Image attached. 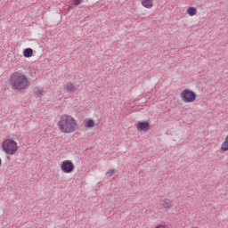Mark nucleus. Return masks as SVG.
Segmentation results:
<instances>
[{"label": "nucleus", "instance_id": "obj_2", "mask_svg": "<svg viewBox=\"0 0 228 228\" xmlns=\"http://www.w3.org/2000/svg\"><path fill=\"white\" fill-rule=\"evenodd\" d=\"M58 127L61 133H74L77 127V121L72 116L64 114L60 118Z\"/></svg>", "mask_w": 228, "mask_h": 228}, {"label": "nucleus", "instance_id": "obj_1", "mask_svg": "<svg viewBox=\"0 0 228 228\" xmlns=\"http://www.w3.org/2000/svg\"><path fill=\"white\" fill-rule=\"evenodd\" d=\"M29 80L22 72H13L9 78V86L14 92H22L28 88Z\"/></svg>", "mask_w": 228, "mask_h": 228}, {"label": "nucleus", "instance_id": "obj_10", "mask_svg": "<svg viewBox=\"0 0 228 228\" xmlns=\"http://www.w3.org/2000/svg\"><path fill=\"white\" fill-rule=\"evenodd\" d=\"M142 4L144 8H152V0H142Z\"/></svg>", "mask_w": 228, "mask_h": 228}, {"label": "nucleus", "instance_id": "obj_18", "mask_svg": "<svg viewBox=\"0 0 228 228\" xmlns=\"http://www.w3.org/2000/svg\"><path fill=\"white\" fill-rule=\"evenodd\" d=\"M1 163H2V161H1V159H0V166H1Z\"/></svg>", "mask_w": 228, "mask_h": 228}, {"label": "nucleus", "instance_id": "obj_19", "mask_svg": "<svg viewBox=\"0 0 228 228\" xmlns=\"http://www.w3.org/2000/svg\"><path fill=\"white\" fill-rule=\"evenodd\" d=\"M192 228H198V227H192Z\"/></svg>", "mask_w": 228, "mask_h": 228}, {"label": "nucleus", "instance_id": "obj_12", "mask_svg": "<svg viewBox=\"0 0 228 228\" xmlns=\"http://www.w3.org/2000/svg\"><path fill=\"white\" fill-rule=\"evenodd\" d=\"M187 13L191 17H193V15H197V8H195V7H189L187 9Z\"/></svg>", "mask_w": 228, "mask_h": 228}, {"label": "nucleus", "instance_id": "obj_3", "mask_svg": "<svg viewBox=\"0 0 228 228\" xmlns=\"http://www.w3.org/2000/svg\"><path fill=\"white\" fill-rule=\"evenodd\" d=\"M2 148L4 152H5V154H8L9 156H13V154H15V152L19 149L16 142L12 139H7L4 141L2 143Z\"/></svg>", "mask_w": 228, "mask_h": 228}, {"label": "nucleus", "instance_id": "obj_6", "mask_svg": "<svg viewBox=\"0 0 228 228\" xmlns=\"http://www.w3.org/2000/svg\"><path fill=\"white\" fill-rule=\"evenodd\" d=\"M136 127L137 131H149V129H151V125L149 124V121H139Z\"/></svg>", "mask_w": 228, "mask_h": 228}, {"label": "nucleus", "instance_id": "obj_14", "mask_svg": "<svg viewBox=\"0 0 228 228\" xmlns=\"http://www.w3.org/2000/svg\"><path fill=\"white\" fill-rule=\"evenodd\" d=\"M34 94H35L36 97H42L43 92L40 88L35 87Z\"/></svg>", "mask_w": 228, "mask_h": 228}, {"label": "nucleus", "instance_id": "obj_11", "mask_svg": "<svg viewBox=\"0 0 228 228\" xmlns=\"http://www.w3.org/2000/svg\"><path fill=\"white\" fill-rule=\"evenodd\" d=\"M161 206L165 208V209H170V208H172V201H170L169 200H165Z\"/></svg>", "mask_w": 228, "mask_h": 228}, {"label": "nucleus", "instance_id": "obj_4", "mask_svg": "<svg viewBox=\"0 0 228 228\" xmlns=\"http://www.w3.org/2000/svg\"><path fill=\"white\" fill-rule=\"evenodd\" d=\"M181 99L183 102H195L197 94L190 89H185L181 93Z\"/></svg>", "mask_w": 228, "mask_h": 228}, {"label": "nucleus", "instance_id": "obj_7", "mask_svg": "<svg viewBox=\"0 0 228 228\" xmlns=\"http://www.w3.org/2000/svg\"><path fill=\"white\" fill-rule=\"evenodd\" d=\"M64 88L69 94H74V92H76V86H74L72 83L66 84Z\"/></svg>", "mask_w": 228, "mask_h": 228}, {"label": "nucleus", "instance_id": "obj_9", "mask_svg": "<svg viewBox=\"0 0 228 228\" xmlns=\"http://www.w3.org/2000/svg\"><path fill=\"white\" fill-rule=\"evenodd\" d=\"M23 56H25V58H31V56H33V49L31 48H27L23 51Z\"/></svg>", "mask_w": 228, "mask_h": 228}, {"label": "nucleus", "instance_id": "obj_17", "mask_svg": "<svg viewBox=\"0 0 228 228\" xmlns=\"http://www.w3.org/2000/svg\"><path fill=\"white\" fill-rule=\"evenodd\" d=\"M70 8H72V6H69V7H68V10H70Z\"/></svg>", "mask_w": 228, "mask_h": 228}, {"label": "nucleus", "instance_id": "obj_15", "mask_svg": "<svg viewBox=\"0 0 228 228\" xmlns=\"http://www.w3.org/2000/svg\"><path fill=\"white\" fill-rule=\"evenodd\" d=\"M106 177L110 178V177H113V175H115V169H109L106 174H105Z\"/></svg>", "mask_w": 228, "mask_h": 228}, {"label": "nucleus", "instance_id": "obj_8", "mask_svg": "<svg viewBox=\"0 0 228 228\" xmlns=\"http://www.w3.org/2000/svg\"><path fill=\"white\" fill-rule=\"evenodd\" d=\"M221 151L223 152H227V151H228V134H227V136L225 137L224 142L221 145Z\"/></svg>", "mask_w": 228, "mask_h": 228}, {"label": "nucleus", "instance_id": "obj_5", "mask_svg": "<svg viewBox=\"0 0 228 228\" xmlns=\"http://www.w3.org/2000/svg\"><path fill=\"white\" fill-rule=\"evenodd\" d=\"M61 170L64 172V174H70L74 172V163L70 160H64L61 162Z\"/></svg>", "mask_w": 228, "mask_h": 228}, {"label": "nucleus", "instance_id": "obj_16", "mask_svg": "<svg viewBox=\"0 0 228 228\" xmlns=\"http://www.w3.org/2000/svg\"><path fill=\"white\" fill-rule=\"evenodd\" d=\"M83 3V0H73L71 3V6H79Z\"/></svg>", "mask_w": 228, "mask_h": 228}, {"label": "nucleus", "instance_id": "obj_13", "mask_svg": "<svg viewBox=\"0 0 228 228\" xmlns=\"http://www.w3.org/2000/svg\"><path fill=\"white\" fill-rule=\"evenodd\" d=\"M95 126V122L94 119H86L85 120V127H94Z\"/></svg>", "mask_w": 228, "mask_h": 228}]
</instances>
